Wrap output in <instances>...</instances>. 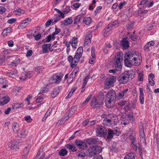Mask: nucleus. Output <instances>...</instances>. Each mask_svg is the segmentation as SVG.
<instances>
[{
	"label": "nucleus",
	"mask_w": 159,
	"mask_h": 159,
	"mask_svg": "<svg viewBox=\"0 0 159 159\" xmlns=\"http://www.w3.org/2000/svg\"><path fill=\"white\" fill-rule=\"evenodd\" d=\"M142 57L138 52L131 51L126 52L124 61V64L127 67L132 66H138L142 62Z\"/></svg>",
	"instance_id": "1"
},
{
	"label": "nucleus",
	"mask_w": 159,
	"mask_h": 159,
	"mask_svg": "<svg viewBox=\"0 0 159 159\" xmlns=\"http://www.w3.org/2000/svg\"><path fill=\"white\" fill-rule=\"evenodd\" d=\"M116 98V94L114 90H111L106 95L105 103L106 106L109 108L114 107Z\"/></svg>",
	"instance_id": "2"
},
{
	"label": "nucleus",
	"mask_w": 159,
	"mask_h": 159,
	"mask_svg": "<svg viewBox=\"0 0 159 159\" xmlns=\"http://www.w3.org/2000/svg\"><path fill=\"white\" fill-rule=\"evenodd\" d=\"M123 57V54L121 52H119L115 55L114 65L117 70L120 71L122 69Z\"/></svg>",
	"instance_id": "3"
},
{
	"label": "nucleus",
	"mask_w": 159,
	"mask_h": 159,
	"mask_svg": "<svg viewBox=\"0 0 159 159\" xmlns=\"http://www.w3.org/2000/svg\"><path fill=\"white\" fill-rule=\"evenodd\" d=\"M134 76V75L131 72L125 71L123 72L119 76L118 80L119 82L121 84H126Z\"/></svg>",
	"instance_id": "4"
},
{
	"label": "nucleus",
	"mask_w": 159,
	"mask_h": 159,
	"mask_svg": "<svg viewBox=\"0 0 159 159\" xmlns=\"http://www.w3.org/2000/svg\"><path fill=\"white\" fill-rule=\"evenodd\" d=\"M80 58L75 55L73 57L71 55H69L67 57V60L70 63L71 68H73L77 65Z\"/></svg>",
	"instance_id": "5"
},
{
	"label": "nucleus",
	"mask_w": 159,
	"mask_h": 159,
	"mask_svg": "<svg viewBox=\"0 0 159 159\" xmlns=\"http://www.w3.org/2000/svg\"><path fill=\"white\" fill-rule=\"evenodd\" d=\"M135 132L133 129H131L129 131L124 134V139H127L128 138L130 139L132 142V144L135 147V149H136L137 146L135 143L134 142L135 140Z\"/></svg>",
	"instance_id": "6"
},
{
	"label": "nucleus",
	"mask_w": 159,
	"mask_h": 159,
	"mask_svg": "<svg viewBox=\"0 0 159 159\" xmlns=\"http://www.w3.org/2000/svg\"><path fill=\"white\" fill-rule=\"evenodd\" d=\"M103 98V96H101L100 99L99 97H98L97 98L95 97H93L91 100V103L92 107L93 108H95L102 105Z\"/></svg>",
	"instance_id": "7"
},
{
	"label": "nucleus",
	"mask_w": 159,
	"mask_h": 159,
	"mask_svg": "<svg viewBox=\"0 0 159 159\" xmlns=\"http://www.w3.org/2000/svg\"><path fill=\"white\" fill-rule=\"evenodd\" d=\"M116 80V77L115 76L110 75L107 78L105 83V87L107 89H109L112 87L113 84Z\"/></svg>",
	"instance_id": "8"
},
{
	"label": "nucleus",
	"mask_w": 159,
	"mask_h": 159,
	"mask_svg": "<svg viewBox=\"0 0 159 159\" xmlns=\"http://www.w3.org/2000/svg\"><path fill=\"white\" fill-rule=\"evenodd\" d=\"M63 76V75L61 72H58L54 74L52 78L53 83L57 84H59L61 82Z\"/></svg>",
	"instance_id": "9"
},
{
	"label": "nucleus",
	"mask_w": 159,
	"mask_h": 159,
	"mask_svg": "<svg viewBox=\"0 0 159 159\" xmlns=\"http://www.w3.org/2000/svg\"><path fill=\"white\" fill-rule=\"evenodd\" d=\"M114 119V122L111 123V120L108 118L105 119L103 121V124L104 125L110 127H112L116 125L118 121V118L117 116H115Z\"/></svg>",
	"instance_id": "10"
},
{
	"label": "nucleus",
	"mask_w": 159,
	"mask_h": 159,
	"mask_svg": "<svg viewBox=\"0 0 159 159\" xmlns=\"http://www.w3.org/2000/svg\"><path fill=\"white\" fill-rule=\"evenodd\" d=\"M92 37V34L91 33H88L85 36L84 41V46L85 47H88L90 44Z\"/></svg>",
	"instance_id": "11"
},
{
	"label": "nucleus",
	"mask_w": 159,
	"mask_h": 159,
	"mask_svg": "<svg viewBox=\"0 0 159 159\" xmlns=\"http://www.w3.org/2000/svg\"><path fill=\"white\" fill-rule=\"evenodd\" d=\"M96 132L97 135L100 137L105 135L106 133L105 128L102 126L98 127Z\"/></svg>",
	"instance_id": "12"
},
{
	"label": "nucleus",
	"mask_w": 159,
	"mask_h": 159,
	"mask_svg": "<svg viewBox=\"0 0 159 159\" xmlns=\"http://www.w3.org/2000/svg\"><path fill=\"white\" fill-rule=\"evenodd\" d=\"M76 145L79 148L84 149L87 147L86 143L81 140H76L75 141Z\"/></svg>",
	"instance_id": "13"
},
{
	"label": "nucleus",
	"mask_w": 159,
	"mask_h": 159,
	"mask_svg": "<svg viewBox=\"0 0 159 159\" xmlns=\"http://www.w3.org/2000/svg\"><path fill=\"white\" fill-rule=\"evenodd\" d=\"M19 142L16 140H13L9 142L8 143L9 147L11 149H16L18 148Z\"/></svg>",
	"instance_id": "14"
},
{
	"label": "nucleus",
	"mask_w": 159,
	"mask_h": 159,
	"mask_svg": "<svg viewBox=\"0 0 159 159\" xmlns=\"http://www.w3.org/2000/svg\"><path fill=\"white\" fill-rule=\"evenodd\" d=\"M114 22H113L109 24L107 26L106 28L103 30V35L104 36H107V35L109 34V31L111 30L110 28L115 25V24L114 25Z\"/></svg>",
	"instance_id": "15"
},
{
	"label": "nucleus",
	"mask_w": 159,
	"mask_h": 159,
	"mask_svg": "<svg viewBox=\"0 0 159 159\" xmlns=\"http://www.w3.org/2000/svg\"><path fill=\"white\" fill-rule=\"evenodd\" d=\"M10 98L7 95L3 96L1 99V105H3L7 104L10 101Z\"/></svg>",
	"instance_id": "16"
},
{
	"label": "nucleus",
	"mask_w": 159,
	"mask_h": 159,
	"mask_svg": "<svg viewBox=\"0 0 159 159\" xmlns=\"http://www.w3.org/2000/svg\"><path fill=\"white\" fill-rule=\"evenodd\" d=\"M126 117V118L125 121V120L123 118H122L121 124L124 125L128 124L129 123V120H133V116L130 115H127Z\"/></svg>",
	"instance_id": "17"
},
{
	"label": "nucleus",
	"mask_w": 159,
	"mask_h": 159,
	"mask_svg": "<svg viewBox=\"0 0 159 159\" xmlns=\"http://www.w3.org/2000/svg\"><path fill=\"white\" fill-rule=\"evenodd\" d=\"M122 46L125 49L129 47V43L126 38H123L121 41Z\"/></svg>",
	"instance_id": "18"
},
{
	"label": "nucleus",
	"mask_w": 159,
	"mask_h": 159,
	"mask_svg": "<svg viewBox=\"0 0 159 159\" xmlns=\"http://www.w3.org/2000/svg\"><path fill=\"white\" fill-rule=\"evenodd\" d=\"M73 22L72 17H69L66 18L61 23L62 25L68 26L72 23Z\"/></svg>",
	"instance_id": "19"
},
{
	"label": "nucleus",
	"mask_w": 159,
	"mask_h": 159,
	"mask_svg": "<svg viewBox=\"0 0 159 159\" xmlns=\"http://www.w3.org/2000/svg\"><path fill=\"white\" fill-rule=\"evenodd\" d=\"M155 43L153 41L148 42L145 45L144 47V50L146 51H149L150 50V48Z\"/></svg>",
	"instance_id": "20"
},
{
	"label": "nucleus",
	"mask_w": 159,
	"mask_h": 159,
	"mask_svg": "<svg viewBox=\"0 0 159 159\" xmlns=\"http://www.w3.org/2000/svg\"><path fill=\"white\" fill-rule=\"evenodd\" d=\"M12 128L15 133H17L19 130V124L17 122L13 123L12 125Z\"/></svg>",
	"instance_id": "21"
},
{
	"label": "nucleus",
	"mask_w": 159,
	"mask_h": 159,
	"mask_svg": "<svg viewBox=\"0 0 159 159\" xmlns=\"http://www.w3.org/2000/svg\"><path fill=\"white\" fill-rule=\"evenodd\" d=\"M83 52V48L82 47H79L77 50L75 55L80 58Z\"/></svg>",
	"instance_id": "22"
},
{
	"label": "nucleus",
	"mask_w": 159,
	"mask_h": 159,
	"mask_svg": "<svg viewBox=\"0 0 159 159\" xmlns=\"http://www.w3.org/2000/svg\"><path fill=\"white\" fill-rule=\"evenodd\" d=\"M77 109V107L76 106H73L71 107L69 111V113L68 115L67 118H66V120L68 119L69 117H70L73 115L74 113Z\"/></svg>",
	"instance_id": "23"
},
{
	"label": "nucleus",
	"mask_w": 159,
	"mask_h": 159,
	"mask_svg": "<svg viewBox=\"0 0 159 159\" xmlns=\"http://www.w3.org/2000/svg\"><path fill=\"white\" fill-rule=\"evenodd\" d=\"M154 77V75L152 73H150L148 75L149 82L151 85L153 86L155 84V82L153 80Z\"/></svg>",
	"instance_id": "24"
},
{
	"label": "nucleus",
	"mask_w": 159,
	"mask_h": 159,
	"mask_svg": "<svg viewBox=\"0 0 159 159\" xmlns=\"http://www.w3.org/2000/svg\"><path fill=\"white\" fill-rule=\"evenodd\" d=\"M11 28H7L3 31L2 33V35L4 37L7 36L11 33Z\"/></svg>",
	"instance_id": "25"
},
{
	"label": "nucleus",
	"mask_w": 159,
	"mask_h": 159,
	"mask_svg": "<svg viewBox=\"0 0 159 159\" xmlns=\"http://www.w3.org/2000/svg\"><path fill=\"white\" fill-rule=\"evenodd\" d=\"M75 67V69L73 71L69 77L70 78L72 77V79H73V78L75 77L77 72L79 71V68L78 66H76Z\"/></svg>",
	"instance_id": "26"
},
{
	"label": "nucleus",
	"mask_w": 159,
	"mask_h": 159,
	"mask_svg": "<svg viewBox=\"0 0 159 159\" xmlns=\"http://www.w3.org/2000/svg\"><path fill=\"white\" fill-rule=\"evenodd\" d=\"M127 90H123L119 92L117 95V96H116V98L118 99H121L124 96L125 94L127 92Z\"/></svg>",
	"instance_id": "27"
},
{
	"label": "nucleus",
	"mask_w": 159,
	"mask_h": 159,
	"mask_svg": "<svg viewBox=\"0 0 159 159\" xmlns=\"http://www.w3.org/2000/svg\"><path fill=\"white\" fill-rule=\"evenodd\" d=\"M114 133L113 130L111 129H109L108 131V135L107 138V141L109 140V139H111L114 135Z\"/></svg>",
	"instance_id": "28"
},
{
	"label": "nucleus",
	"mask_w": 159,
	"mask_h": 159,
	"mask_svg": "<svg viewBox=\"0 0 159 159\" xmlns=\"http://www.w3.org/2000/svg\"><path fill=\"white\" fill-rule=\"evenodd\" d=\"M68 153V151L65 148H63L59 151V154L62 156H64L66 155Z\"/></svg>",
	"instance_id": "29"
},
{
	"label": "nucleus",
	"mask_w": 159,
	"mask_h": 159,
	"mask_svg": "<svg viewBox=\"0 0 159 159\" xmlns=\"http://www.w3.org/2000/svg\"><path fill=\"white\" fill-rule=\"evenodd\" d=\"M138 74L139 80L141 81H143L144 77V72L142 71H139L138 72Z\"/></svg>",
	"instance_id": "30"
},
{
	"label": "nucleus",
	"mask_w": 159,
	"mask_h": 159,
	"mask_svg": "<svg viewBox=\"0 0 159 159\" xmlns=\"http://www.w3.org/2000/svg\"><path fill=\"white\" fill-rule=\"evenodd\" d=\"M20 62V59L19 58H16L13 62H12L11 65L12 66H16Z\"/></svg>",
	"instance_id": "31"
},
{
	"label": "nucleus",
	"mask_w": 159,
	"mask_h": 159,
	"mask_svg": "<svg viewBox=\"0 0 159 159\" xmlns=\"http://www.w3.org/2000/svg\"><path fill=\"white\" fill-rule=\"evenodd\" d=\"M139 100L141 104H143L144 101V95L143 91L142 90H140V92Z\"/></svg>",
	"instance_id": "32"
},
{
	"label": "nucleus",
	"mask_w": 159,
	"mask_h": 159,
	"mask_svg": "<svg viewBox=\"0 0 159 159\" xmlns=\"http://www.w3.org/2000/svg\"><path fill=\"white\" fill-rule=\"evenodd\" d=\"M28 131L25 129H23L20 132V137L21 138H25L28 135Z\"/></svg>",
	"instance_id": "33"
},
{
	"label": "nucleus",
	"mask_w": 159,
	"mask_h": 159,
	"mask_svg": "<svg viewBox=\"0 0 159 159\" xmlns=\"http://www.w3.org/2000/svg\"><path fill=\"white\" fill-rule=\"evenodd\" d=\"M83 18V16L81 15H78L75 17L74 20V24H78Z\"/></svg>",
	"instance_id": "34"
},
{
	"label": "nucleus",
	"mask_w": 159,
	"mask_h": 159,
	"mask_svg": "<svg viewBox=\"0 0 159 159\" xmlns=\"http://www.w3.org/2000/svg\"><path fill=\"white\" fill-rule=\"evenodd\" d=\"M77 44V38L75 37H73L72 38V41L71 43V46L75 48H76Z\"/></svg>",
	"instance_id": "35"
},
{
	"label": "nucleus",
	"mask_w": 159,
	"mask_h": 159,
	"mask_svg": "<svg viewBox=\"0 0 159 159\" xmlns=\"http://www.w3.org/2000/svg\"><path fill=\"white\" fill-rule=\"evenodd\" d=\"M134 156V153H130L126 155L124 159H135Z\"/></svg>",
	"instance_id": "36"
},
{
	"label": "nucleus",
	"mask_w": 159,
	"mask_h": 159,
	"mask_svg": "<svg viewBox=\"0 0 159 159\" xmlns=\"http://www.w3.org/2000/svg\"><path fill=\"white\" fill-rule=\"evenodd\" d=\"M92 21L91 18L90 17H85L84 18L83 22L86 25H89Z\"/></svg>",
	"instance_id": "37"
},
{
	"label": "nucleus",
	"mask_w": 159,
	"mask_h": 159,
	"mask_svg": "<svg viewBox=\"0 0 159 159\" xmlns=\"http://www.w3.org/2000/svg\"><path fill=\"white\" fill-rule=\"evenodd\" d=\"M31 19L30 18L28 17L25 19V20H22V23H23L25 26H27L31 22Z\"/></svg>",
	"instance_id": "38"
},
{
	"label": "nucleus",
	"mask_w": 159,
	"mask_h": 159,
	"mask_svg": "<svg viewBox=\"0 0 159 159\" xmlns=\"http://www.w3.org/2000/svg\"><path fill=\"white\" fill-rule=\"evenodd\" d=\"M66 147L69 150H71L73 152H75L77 150L75 146L70 144H68L66 145Z\"/></svg>",
	"instance_id": "39"
},
{
	"label": "nucleus",
	"mask_w": 159,
	"mask_h": 159,
	"mask_svg": "<svg viewBox=\"0 0 159 159\" xmlns=\"http://www.w3.org/2000/svg\"><path fill=\"white\" fill-rule=\"evenodd\" d=\"M95 147H90L88 150V152H89V156H92L95 154L94 153L95 152Z\"/></svg>",
	"instance_id": "40"
},
{
	"label": "nucleus",
	"mask_w": 159,
	"mask_h": 159,
	"mask_svg": "<svg viewBox=\"0 0 159 159\" xmlns=\"http://www.w3.org/2000/svg\"><path fill=\"white\" fill-rule=\"evenodd\" d=\"M95 152L94 153L95 154L100 153L102 152V147L99 146L95 147Z\"/></svg>",
	"instance_id": "41"
},
{
	"label": "nucleus",
	"mask_w": 159,
	"mask_h": 159,
	"mask_svg": "<svg viewBox=\"0 0 159 159\" xmlns=\"http://www.w3.org/2000/svg\"><path fill=\"white\" fill-rule=\"evenodd\" d=\"M63 43L67 48L69 47L71 43L70 41H68L66 38H64Z\"/></svg>",
	"instance_id": "42"
},
{
	"label": "nucleus",
	"mask_w": 159,
	"mask_h": 159,
	"mask_svg": "<svg viewBox=\"0 0 159 159\" xmlns=\"http://www.w3.org/2000/svg\"><path fill=\"white\" fill-rule=\"evenodd\" d=\"M54 11L57 12L60 14V15L59 16V17L61 16L62 19H63L65 18V14L63 13V12H62L58 9L56 8H54Z\"/></svg>",
	"instance_id": "43"
},
{
	"label": "nucleus",
	"mask_w": 159,
	"mask_h": 159,
	"mask_svg": "<svg viewBox=\"0 0 159 159\" xmlns=\"http://www.w3.org/2000/svg\"><path fill=\"white\" fill-rule=\"evenodd\" d=\"M77 155L79 157L83 158L85 157V154L84 152L81 151L77 152Z\"/></svg>",
	"instance_id": "44"
},
{
	"label": "nucleus",
	"mask_w": 159,
	"mask_h": 159,
	"mask_svg": "<svg viewBox=\"0 0 159 159\" xmlns=\"http://www.w3.org/2000/svg\"><path fill=\"white\" fill-rule=\"evenodd\" d=\"M43 69V67L41 66H37L34 68V71L39 73L41 72Z\"/></svg>",
	"instance_id": "45"
},
{
	"label": "nucleus",
	"mask_w": 159,
	"mask_h": 159,
	"mask_svg": "<svg viewBox=\"0 0 159 159\" xmlns=\"http://www.w3.org/2000/svg\"><path fill=\"white\" fill-rule=\"evenodd\" d=\"M46 42H49L52 40H54L55 39V37L52 35H49L46 37Z\"/></svg>",
	"instance_id": "46"
},
{
	"label": "nucleus",
	"mask_w": 159,
	"mask_h": 159,
	"mask_svg": "<svg viewBox=\"0 0 159 159\" xmlns=\"http://www.w3.org/2000/svg\"><path fill=\"white\" fill-rule=\"evenodd\" d=\"M48 44H44L42 46L43 52V53H46L48 52Z\"/></svg>",
	"instance_id": "47"
},
{
	"label": "nucleus",
	"mask_w": 159,
	"mask_h": 159,
	"mask_svg": "<svg viewBox=\"0 0 159 159\" xmlns=\"http://www.w3.org/2000/svg\"><path fill=\"white\" fill-rule=\"evenodd\" d=\"M70 7L66 6L63 10V12L65 14H67L69 13L71 11Z\"/></svg>",
	"instance_id": "48"
},
{
	"label": "nucleus",
	"mask_w": 159,
	"mask_h": 159,
	"mask_svg": "<svg viewBox=\"0 0 159 159\" xmlns=\"http://www.w3.org/2000/svg\"><path fill=\"white\" fill-rule=\"evenodd\" d=\"M24 119L28 123L31 122L32 120L30 116H25L24 117Z\"/></svg>",
	"instance_id": "49"
},
{
	"label": "nucleus",
	"mask_w": 159,
	"mask_h": 159,
	"mask_svg": "<svg viewBox=\"0 0 159 159\" xmlns=\"http://www.w3.org/2000/svg\"><path fill=\"white\" fill-rule=\"evenodd\" d=\"M26 27V26L21 22V24L18 26L17 28L19 30H22L25 29Z\"/></svg>",
	"instance_id": "50"
},
{
	"label": "nucleus",
	"mask_w": 159,
	"mask_h": 159,
	"mask_svg": "<svg viewBox=\"0 0 159 159\" xmlns=\"http://www.w3.org/2000/svg\"><path fill=\"white\" fill-rule=\"evenodd\" d=\"M92 96L91 95H89L87 98L86 99L85 101L82 103V105H85L91 99V98Z\"/></svg>",
	"instance_id": "51"
},
{
	"label": "nucleus",
	"mask_w": 159,
	"mask_h": 159,
	"mask_svg": "<svg viewBox=\"0 0 159 159\" xmlns=\"http://www.w3.org/2000/svg\"><path fill=\"white\" fill-rule=\"evenodd\" d=\"M16 21V19L15 18H12L8 20L7 22L9 24H12L15 23Z\"/></svg>",
	"instance_id": "52"
},
{
	"label": "nucleus",
	"mask_w": 159,
	"mask_h": 159,
	"mask_svg": "<svg viewBox=\"0 0 159 159\" xmlns=\"http://www.w3.org/2000/svg\"><path fill=\"white\" fill-rule=\"evenodd\" d=\"M60 31L61 30L59 29L56 28H55V31L52 34L55 37L56 35L58 34Z\"/></svg>",
	"instance_id": "53"
},
{
	"label": "nucleus",
	"mask_w": 159,
	"mask_h": 159,
	"mask_svg": "<svg viewBox=\"0 0 159 159\" xmlns=\"http://www.w3.org/2000/svg\"><path fill=\"white\" fill-rule=\"evenodd\" d=\"M7 75L11 77L14 78L16 77V73L13 71H10L7 73Z\"/></svg>",
	"instance_id": "54"
},
{
	"label": "nucleus",
	"mask_w": 159,
	"mask_h": 159,
	"mask_svg": "<svg viewBox=\"0 0 159 159\" xmlns=\"http://www.w3.org/2000/svg\"><path fill=\"white\" fill-rule=\"evenodd\" d=\"M12 51V50L11 49H5L2 51V54H8L10 53Z\"/></svg>",
	"instance_id": "55"
},
{
	"label": "nucleus",
	"mask_w": 159,
	"mask_h": 159,
	"mask_svg": "<svg viewBox=\"0 0 159 159\" xmlns=\"http://www.w3.org/2000/svg\"><path fill=\"white\" fill-rule=\"evenodd\" d=\"M86 142L87 143L89 144H90L93 143H94L95 141V139L92 138H90L87 139L86 141Z\"/></svg>",
	"instance_id": "56"
},
{
	"label": "nucleus",
	"mask_w": 159,
	"mask_h": 159,
	"mask_svg": "<svg viewBox=\"0 0 159 159\" xmlns=\"http://www.w3.org/2000/svg\"><path fill=\"white\" fill-rule=\"evenodd\" d=\"M23 106L24 104L23 103H16L15 104L14 107L16 108H18L23 107Z\"/></svg>",
	"instance_id": "57"
},
{
	"label": "nucleus",
	"mask_w": 159,
	"mask_h": 159,
	"mask_svg": "<svg viewBox=\"0 0 159 159\" xmlns=\"http://www.w3.org/2000/svg\"><path fill=\"white\" fill-rule=\"evenodd\" d=\"M32 96L31 95H29L25 99V100L27 102V104L30 105V100L31 99Z\"/></svg>",
	"instance_id": "58"
},
{
	"label": "nucleus",
	"mask_w": 159,
	"mask_h": 159,
	"mask_svg": "<svg viewBox=\"0 0 159 159\" xmlns=\"http://www.w3.org/2000/svg\"><path fill=\"white\" fill-rule=\"evenodd\" d=\"M43 99V98L42 96H39L36 99V101L37 103H39L42 102Z\"/></svg>",
	"instance_id": "59"
},
{
	"label": "nucleus",
	"mask_w": 159,
	"mask_h": 159,
	"mask_svg": "<svg viewBox=\"0 0 159 159\" xmlns=\"http://www.w3.org/2000/svg\"><path fill=\"white\" fill-rule=\"evenodd\" d=\"M58 91L59 90H54L51 94L52 97L54 98L59 93Z\"/></svg>",
	"instance_id": "60"
},
{
	"label": "nucleus",
	"mask_w": 159,
	"mask_h": 159,
	"mask_svg": "<svg viewBox=\"0 0 159 159\" xmlns=\"http://www.w3.org/2000/svg\"><path fill=\"white\" fill-rule=\"evenodd\" d=\"M7 44L8 46L10 47H13L14 45V42L12 40H10L7 42Z\"/></svg>",
	"instance_id": "61"
},
{
	"label": "nucleus",
	"mask_w": 159,
	"mask_h": 159,
	"mask_svg": "<svg viewBox=\"0 0 159 159\" xmlns=\"http://www.w3.org/2000/svg\"><path fill=\"white\" fill-rule=\"evenodd\" d=\"M75 91V90H71L70 91L68 95L66 97V98L67 99L70 98Z\"/></svg>",
	"instance_id": "62"
},
{
	"label": "nucleus",
	"mask_w": 159,
	"mask_h": 159,
	"mask_svg": "<svg viewBox=\"0 0 159 159\" xmlns=\"http://www.w3.org/2000/svg\"><path fill=\"white\" fill-rule=\"evenodd\" d=\"M32 50H30L26 52V57H29L32 56Z\"/></svg>",
	"instance_id": "63"
},
{
	"label": "nucleus",
	"mask_w": 159,
	"mask_h": 159,
	"mask_svg": "<svg viewBox=\"0 0 159 159\" xmlns=\"http://www.w3.org/2000/svg\"><path fill=\"white\" fill-rule=\"evenodd\" d=\"M126 4V2L124 1L123 2H120L118 6V7L120 9H121L122 7Z\"/></svg>",
	"instance_id": "64"
}]
</instances>
